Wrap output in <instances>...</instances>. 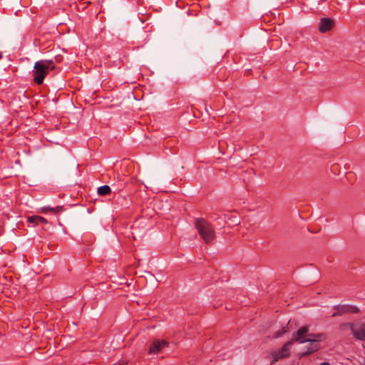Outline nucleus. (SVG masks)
<instances>
[{"label": "nucleus", "mask_w": 365, "mask_h": 365, "mask_svg": "<svg viewBox=\"0 0 365 365\" xmlns=\"http://www.w3.org/2000/svg\"><path fill=\"white\" fill-rule=\"evenodd\" d=\"M319 342L310 343L309 344V346H307V349L304 352L300 354V356L303 357L307 355H309L312 353L317 351V350H319Z\"/></svg>", "instance_id": "nucleus-9"}, {"label": "nucleus", "mask_w": 365, "mask_h": 365, "mask_svg": "<svg viewBox=\"0 0 365 365\" xmlns=\"http://www.w3.org/2000/svg\"><path fill=\"white\" fill-rule=\"evenodd\" d=\"M168 346V343L165 340H155L153 341L149 347L148 354H158L161 352V351Z\"/></svg>", "instance_id": "nucleus-4"}, {"label": "nucleus", "mask_w": 365, "mask_h": 365, "mask_svg": "<svg viewBox=\"0 0 365 365\" xmlns=\"http://www.w3.org/2000/svg\"><path fill=\"white\" fill-rule=\"evenodd\" d=\"M55 65L52 60H41L36 61L34 66L32 75L34 81L38 85L43 83V80L50 70H53Z\"/></svg>", "instance_id": "nucleus-1"}, {"label": "nucleus", "mask_w": 365, "mask_h": 365, "mask_svg": "<svg viewBox=\"0 0 365 365\" xmlns=\"http://www.w3.org/2000/svg\"><path fill=\"white\" fill-rule=\"evenodd\" d=\"M309 327L307 326H303L300 327L294 336V339L295 341L303 344L307 341H311L309 339H307V335H308Z\"/></svg>", "instance_id": "nucleus-5"}, {"label": "nucleus", "mask_w": 365, "mask_h": 365, "mask_svg": "<svg viewBox=\"0 0 365 365\" xmlns=\"http://www.w3.org/2000/svg\"><path fill=\"white\" fill-rule=\"evenodd\" d=\"M62 209L61 207H58L57 206L56 208H53V207H51L50 206H45V207H43L41 208V212H43V213H46L47 212H50V211H59Z\"/></svg>", "instance_id": "nucleus-14"}, {"label": "nucleus", "mask_w": 365, "mask_h": 365, "mask_svg": "<svg viewBox=\"0 0 365 365\" xmlns=\"http://www.w3.org/2000/svg\"><path fill=\"white\" fill-rule=\"evenodd\" d=\"M354 327V324L351 322L342 323L339 325V329L341 331H346L347 330H350L352 333L353 329Z\"/></svg>", "instance_id": "nucleus-12"}, {"label": "nucleus", "mask_w": 365, "mask_h": 365, "mask_svg": "<svg viewBox=\"0 0 365 365\" xmlns=\"http://www.w3.org/2000/svg\"><path fill=\"white\" fill-rule=\"evenodd\" d=\"M352 335L354 339L359 341L365 340V323L355 324L353 329Z\"/></svg>", "instance_id": "nucleus-6"}, {"label": "nucleus", "mask_w": 365, "mask_h": 365, "mask_svg": "<svg viewBox=\"0 0 365 365\" xmlns=\"http://www.w3.org/2000/svg\"><path fill=\"white\" fill-rule=\"evenodd\" d=\"M195 227L205 243H210L215 239V232L212 225L204 219L197 220Z\"/></svg>", "instance_id": "nucleus-2"}, {"label": "nucleus", "mask_w": 365, "mask_h": 365, "mask_svg": "<svg viewBox=\"0 0 365 365\" xmlns=\"http://www.w3.org/2000/svg\"><path fill=\"white\" fill-rule=\"evenodd\" d=\"M336 312L331 314L332 317H335L336 316H341L344 314L349 312L357 313L359 312V309L354 307L343 305V306H336L334 307Z\"/></svg>", "instance_id": "nucleus-7"}, {"label": "nucleus", "mask_w": 365, "mask_h": 365, "mask_svg": "<svg viewBox=\"0 0 365 365\" xmlns=\"http://www.w3.org/2000/svg\"><path fill=\"white\" fill-rule=\"evenodd\" d=\"M324 338V335L321 333L320 334H310L308 332V335H307V339H311V341H309V343L319 342Z\"/></svg>", "instance_id": "nucleus-11"}, {"label": "nucleus", "mask_w": 365, "mask_h": 365, "mask_svg": "<svg viewBox=\"0 0 365 365\" xmlns=\"http://www.w3.org/2000/svg\"><path fill=\"white\" fill-rule=\"evenodd\" d=\"M286 332H287V327H284L282 328V330L280 331L275 333L274 337V338L280 337L282 334H284Z\"/></svg>", "instance_id": "nucleus-15"}, {"label": "nucleus", "mask_w": 365, "mask_h": 365, "mask_svg": "<svg viewBox=\"0 0 365 365\" xmlns=\"http://www.w3.org/2000/svg\"><path fill=\"white\" fill-rule=\"evenodd\" d=\"M3 58V54L1 52H0V60Z\"/></svg>", "instance_id": "nucleus-17"}, {"label": "nucleus", "mask_w": 365, "mask_h": 365, "mask_svg": "<svg viewBox=\"0 0 365 365\" xmlns=\"http://www.w3.org/2000/svg\"><path fill=\"white\" fill-rule=\"evenodd\" d=\"M27 222L33 225H39L41 223L48 222V221L44 217L38 215H33L28 217Z\"/></svg>", "instance_id": "nucleus-10"}, {"label": "nucleus", "mask_w": 365, "mask_h": 365, "mask_svg": "<svg viewBox=\"0 0 365 365\" xmlns=\"http://www.w3.org/2000/svg\"><path fill=\"white\" fill-rule=\"evenodd\" d=\"M292 344L293 341H289L287 343H285L280 349L273 351L271 354V364H274L279 359L288 357L290 354V349Z\"/></svg>", "instance_id": "nucleus-3"}, {"label": "nucleus", "mask_w": 365, "mask_h": 365, "mask_svg": "<svg viewBox=\"0 0 365 365\" xmlns=\"http://www.w3.org/2000/svg\"><path fill=\"white\" fill-rule=\"evenodd\" d=\"M319 365H330L328 362H323L320 364Z\"/></svg>", "instance_id": "nucleus-16"}, {"label": "nucleus", "mask_w": 365, "mask_h": 365, "mask_svg": "<svg viewBox=\"0 0 365 365\" xmlns=\"http://www.w3.org/2000/svg\"><path fill=\"white\" fill-rule=\"evenodd\" d=\"M334 26V21L329 18H323L321 19L319 30L321 33L329 31Z\"/></svg>", "instance_id": "nucleus-8"}, {"label": "nucleus", "mask_w": 365, "mask_h": 365, "mask_svg": "<svg viewBox=\"0 0 365 365\" xmlns=\"http://www.w3.org/2000/svg\"><path fill=\"white\" fill-rule=\"evenodd\" d=\"M111 192V189L108 185H103L98 188V193L99 195H106Z\"/></svg>", "instance_id": "nucleus-13"}]
</instances>
